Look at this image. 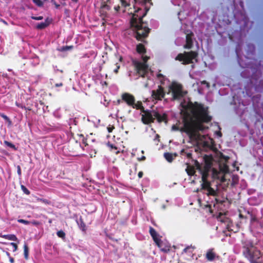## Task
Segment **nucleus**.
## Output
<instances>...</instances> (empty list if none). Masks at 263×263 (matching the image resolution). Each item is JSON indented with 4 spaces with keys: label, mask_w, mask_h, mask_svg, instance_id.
<instances>
[{
    "label": "nucleus",
    "mask_w": 263,
    "mask_h": 263,
    "mask_svg": "<svg viewBox=\"0 0 263 263\" xmlns=\"http://www.w3.org/2000/svg\"><path fill=\"white\" fill-rule=\"evenodd\" d=\"M215 201L216 203H221L222 204L224 201L220 200L219 199H217V198H215Z\"/></svg>",
    "instance_id": "obj_49"
},
{
    "label": "nucleus",
    "mask_w": 263,
    "mask_h": 263,
    "mask_svg": "<svg viewBox=\"0 0 263 263\" xmlns=\"http://www.w3.org/2000/svg\"><path fill=\"white\" fill-rule=\"evenodd\" d=\"M198 53L195 51H184L183 53H179L175 58V60L182 62L183 65L193 64L194 61L197 62Z\"/></svg>",
    "instance_id": "obj_5"
},
{
    "label": "nucleus",
    "mask_w": 263,
    "mask_h": 263,
    "mask_svg": "<svg viewBox=\"0 0 263 263\" xmlns=\"http://www.w3.org/2000/svg\"><path fill=\"white\" fill-rule=\"evenodd\" d=\"M63 83H56L55 84V86L57 87H60V86H63Z\"/></svg>",
    "instance_id": "obj_57"
},
{
    "label": "nucleus",
    "mask_w": 263,
    "mask_h": 263,
    "mask_svg": "<svg viewBox=\"0 0 263 263\" xmlns=\"http://www.w3.org/2000/svg\"><path fill=\"white\" fill-rule=\"evenodd\" d=\"M32 2L38 7H42L43 3L41 0H32Z\"/></svg>",
    "instance_id": "obj_36"
},
{
    "label": "nucleus",
    "mask_w": 263,
    "mask_h": 263,
    "mask_svg": "<svg viewBox=\"0 0 263 263\" xmlns=\"http://www.w3.org/2000/svg\"><path fill=\"white\" fill-rule=\"evenodd\" d=\"M107 144V146L111 149H115L116 150L117 149V147L114 144H112L109 142H108V143Z\"/></svg>",
    "instance_id": "obj_42"
},
{
    "label": "nucleus",
    "mask_w": 263,
    "mask_h": 263,
    "mask_svg": "<svg viewBox=\"0 0 263 263\" xmlns=\"http://www.w3.org/2000/svg\"><path fill=\"white\" fill-rule=\"evenodd\" d=\"M143 173L142 171H140L138 173V176L139 178H141L143 177Z\"/></svg>",
    "instance_id": "obj_54"
},
{
    "label": "nucleus",
    "mask_w": 263,
    "mask_h": 263,
    "mask_svg": "<svg viewBox=\"0 0 263 263\" xmlns=\"http://www.w3.org/2000/svg\"><path fill=\"white\" fill-rule=\"evenodd\" d=\"M201 84H206L208 88L210 87V84L208 82H207L206 81H203L202 82H201Z\"/></svg>",
    "instance_id": "obj_51"
},
{
    "label": "nucleus",
    "mask_w": 263,
    "mask_h": 263,
    "mask_svg": "<svg viewBox=\"0 0 263 263\" xmlns=\"http://www.w3.org/2000/svg\"><path fill=\"white\" fill-rule=\"evenodd\" d=\"M21 188L24 194L26 195H29L30 194V192L29 190L24 185H21Z\"/></svg>",
    "instance_id": "obj_33"
},
{
    "label": "nucleus",
    "mask_w": 263,
    "mask_h": 263,
    "mask_svg": "<svg viewBox=\"0 0 263 263\" xmlns=\"http://www.w3.org/2000/svg\"><path fill=\"white\" fill-rule=\"evenodd\" d=\"M9 261L11 263H14V259L12 257H10L9 258Z\"/></svg>",
    "instance_id": "obj_60"
},
{
    "label": "nucleus",
    "mask_w": 263,
    "mask_h": 263,
    "mask_svg": "<svg viewBox=\"0 0 263 263\" xmlns=\"http://www.w3.org/2000/svg\"><path fill=\"white\" fill-rule=\"evenodd\" d=\"M116 68L114 69V71L115 73H117L118 72L119 69H120V66L118 64V63L116 64Z\"/></svg>",
    "instance_id": "obj_45"
},
{
    "label": "nucleus",
    "mask_w": 263,
    "mask_h": 263,
    "mask_svg": "<svg viewBox=\"0 0 263 263\" xmlns=\"http://www.w3.org/2000/svg\"><path fill=\"white\" fill-rule=\"evenodd\" d=\"M149 233L154 241L160 249L161 251L164 253H168L170 252L171 250L170 245L163 242L159 238V235L153 227H149Z\"/></svg>",
    "instance_id": "obj_6"
},
{
    "label": "nucleus",
    "mask_w": 263,
    "mask_h": 263,
    "mask_svg": "<svg viewBox=\"0 0 263 263\" xmlns=\"http://www.w3.org/2000/svg\"><path fill=\"white\" fill-rule=\"evenodd\" d=\"M194 36V34L192 32L187 33L186 35L185 44L183 46L184 48L190 49L193 47V42L192 37Z\"/></svg>",
    "instance_id": "obj_13"
},
{
    "label": "nucleus",
    "mask_w": 263,
    "mask_h": 263,
    "mask_svg": "<svg viewBox=\"0 0 263 263\" xmlns=\"http://www.w3.org/2000/svg\"><path fill=\"white\" fill-rule=\"evenodd\" d=\"M204 166L201 167L199 162L196 160H194V165L197 170H198L201 174V180H208L209 176V173L213 165V158L212 156L205 155L203 157Z\"/></svg>",
    "instance_id": "obj_4"
},
{
    "label": "nucleus",
    "mask_w": 263,
    "mask_h": 263,
    "mask_svg": "<svg viewBox=\"0 0 263 263\" xmlns=\"http://www.w3.org/2000/svg\"><path fill=\"white\" fill-rule=\"evenodd\" d=\"M186 156L187 157V158L189 159H191L192 158V154L191 153H187L186 154Z\"/></svg>",
    "instance_id": "obj_53"
},
{
    "label": "nucleus",
    "mask_w": 263,
    "mask_h": 263,
    "mask_svg": "<svg viewBox=\"0 0 263 263\" xmlns=\"http://www.w3.org/2000/svg\"><path fill=\"white\" fill-rule=\"evenodd\" d=\"M153 116L155 117V119H156L157 122L159 123L162 122H164L165 123H167V115L165 112L162 114H160L158 111L156 110Z\"/></svg>",
    "instance_id": "obj_12"
},
{
    "label": "nucleus",
    "mask_w": 263,
    "mask_h": 263,
    "mask_svg": "<svg viewBox=\"0 0 263 263\" xmlns=\"http://www.w3.org/2000/svg\"><path fill=\"white\" fill-rule=\"evenodd\" d=\"M187 108L191 114L187 113L184 118L181 132L186 133L191 141H199L205 139V136L201 135L199 132L206 128L203 123H209L212 120V117L209 115L208 108L196 102L189 103Z\"/></svg>",
    "instance_id": "obj_1"
},
{
    "label": "nucleus",
    "mask_w": 263,
    "mask_h": 263,
    "mask_svg": "<svg viewBox=\"0 0 263 263\" xmlns=\"http://www.w3.org/2000/svg\"><path fill=\"white\" fill-rule=\"evenodd\" d=\"M122 100L124 101L128 106H132L136 101L135 97L129 93H123L121 96Z\"/></svg>",
    "instance_id": "obj_11"
},
{
    "label": "nucleus",
    "mask_w": 263,
    "mask_h": 263,
    "mask_svg": "<svg viewBox=\"0 0 263 263\" xmlns=\"http://www.w3.org/2000/svg\"><path fill=\"white\" fill-rule=\"evenodd\" d=\"M132 107L133 108H136V109H140L141 112H143L145 110L141 101H138L137 103H135V102L133 105H132Z\"/></svg>",
    "instance_id": "obj_21"
},
{
    "label": "nucleus",
    "mask_w": 263,
    "mask_h": 263,
    "mask_svg": "<svg viewBox=\"0 0 263 263\" xmlns=\"http://www.w3.org/2000/svg\"><path fill=\"white\" fill-rule=\"evenodd\" d=\"M177 156V154L175 153L174 154H173L172 153H165L164 154V157L165 159L168 162H172L174 157H176Z\"/></svg>",
    "instance_id": "obj_17"
},
{
    "label": "nucleus",
    "mask_w": 263,
    "mask_h": 263,
    "mask_svg": "<svg viewBox=\"0 0 263 263\" xmlns=\"http://www.w3.org/2000/svg\"><path fill=\"white\" fill-rule=\"evenodd\" d=\"M69 12V10L68 9H65L64 10V13L66 15H68Z\"/></svg>",
    "instance_id": "obj_61"
},
{
    "label": "nucleus",
    "mask_w": 263,
    "mask_h": 263,
    "mask_svg": "<svg viewBox=\"0 0 263 263\" xmlns=\"http://www.w3.org/2000/svg\"><path fill=\"white\" fill-rule=\"evenodd\" d=\"M51 3L54 5L57 9L59 8L60 5V4H58L55 0H51Z\"/></svg>",
    "instance_id": "obj_41"
},
{
    "label": "nucleus",
    "mask_w": 263,
    "mask_h": 263,
    "mask_svg": "<svg viewBox=\"0 0 263 263\" xmlns=\"http://www.w3.org/2000/svg\"><path fill=\"white\" fill-rule=\"evenodd\" d=\"M17 173L20 177L22 175L21 168L20 165L17 166Z\"/></svg>",
    "instance_id": "obj_46"
},
{
    "label": "nucleus",
    "mask_w": 263,
    "mask_h": 263,
    "mask_svg": "<svg viewBox=\"0 0 263 263\" xmlns=\"http://www.w3.org/2000/svg\"><path fill=\"white\" fill-rule=\"evenodd\" d=\"M181 128H179L177 125H173L172 126V129L173 130H174V131H178V130H179L181 132Z\"/></svg>",
    "instance_id": "obj_39"
},
{
    "label": "nucleus",
    "mask_w": 263,
    "mask_h": 263,
    "mask_svg": "<svg viewBox=\"0 0 263 263\" xmlns=\"http://www.w3.org/2000/svg\"><path fill=\"white\" fill-rule=\"evenodd\" d=\"M156 77L161 84L160 85L165 84V82L166 80V78L164 75L160 73H158Z\"/></svg>",
    "instance_id": "obj_26"
},
{
    "label": "nucleus",
    "mask_w": 263,
    "mask_h": 263,
    "mask_svg": "<svg viewBox=\"0 0 263 263\" xmlns=\"http://www.w3.org/2000/svg\"><path fill=\"white\" fill-rule=\"evenodd\" d=\"M160 136L158 134H156L155 138L154 139V141L156 142V144L158 145V143L160 142Z\"/></svg>",
    "instance_id": "obj_38"
},
{
    "label": "nucleus",
    "mask_w": 263,
    "mask_h": 263,
    "mask_svg": "<svg viewBox=\"0 0 263 263\" xmlns=\"http://www.w3.org/2000/svg\"><path fill=\"white\" fill-rule=\"evenodd\" d=\"M133 65L137 74L141 77L145 78L148 73V66L146 63H142L136 60L132 61Z\"/></svg>",
    "instance_id": "obj_7"
},
{
    "label": "nucleus",
    "mask_w": 263,
    "mask_h": 263,
    "mask_svg": "<svg viewBox=\"0 0 263 263\" xmlns=\"http://www.w3.org/2000/svg\"><path fill=\"white\" fill-rule=\"evenodd\" d=\"M57 235L59 237L63 239L65 238V233L62 230H60L58 231L57 233Z\"/></svg>",
    "instance_id": "obj_31"
},
{
    "label": "nucleus",
    "mask_w": 263,
    "mask_h": 263,
    "mask_svg": "<svg viewBox=\"0 0 263 263\" xmlns=\"http://www.w3.org/2000/svg\"><path fill=\"white\" fill-rule=\"evenodd\" d=\"M206 191H207L206 194L208 196H213L216 197L218 196V193L217 190H215L211 186L209 187V189H208Z\"/></svg>",
    "instance_id": "obj_20"
},
{
    "label": "nucleus",
    "mask_w": 263,
    "mask_h": 263,
    "mask_svg": "<svg viewBox=\"0 0 263 263\" xmlns=\"http://www.w3.org/2000/svg\"><path fill=\"white\" fill-rule=\"evenodd\" d=\"M17 221L19 223H23V224H25L26 225H28V224H29L30 223V221H29L28 220H26L22 219H18Z\"/></svg>",
    "instance_id": "obj_37"
},
{
    "label": "nucleus",
    "mask_w": 263,
    "mask_h": 263,
    "mask_svg": "<svg viewBox=\"0 0 263 263\" xmlns=\"http://www.w3.org/2000/svg\"><path fill=\"white\" fill-rule=\"evenodd\" d=\"M6 255H7L9 258L10 257H11V256H10V253H9V252H8L6 251Z\"/></svg>",
    "instance_id": "obj_63"
},
{
    "label": "nucleus",
    "mask_w": 263,
    "mask_h": 263,
    "mask_svg": "<svg viewBox=\"0 0 263 263\" xmlns=\"http://www.w3.org/2000/svg\"><path fill=\"white\" fill-rule=\"evenodd\" d=\"M10 245L11 246H12L13 248H14V249L13 250V252H15L17 250V244L14 243V242H11Z\"/></svg>",
    "instance_id": "obj_44"
},
{
    "label": "nucleus",
    "mask_w": 263,
    "mask_h": 263,
    "mask_svg": "<svg viewBox=\"0 0 263 263\" xmlns=\"http://www.w3.org/2000/svg\"><path fill=\"white\" fill-rule=\"evenodd\" d=\"M4 143L6 146H7L14 150H16V148L15 146L13 143L8 141H6V140L4 141Z\"/></svg>",
    "instance_id": "obj_30"
},
{
    "label": "nucleus",
    "mask_w": 263,
    "mask_h": 263,
    "mask_svg": "<svg viewBox=\"0 0 263 263\" xmlns=\"http://www.w3.org/2000/svg\"><path fill=\"white\" fill-rule=\"evenodd\" d=\"M216 256V253L214 252V249H210L208 250L206 255L205 258L209 261H213Z\"/></svg>",
    "instance_id": "obj_15"
},
{
    "label": "nucleus",
    "mask_w": 263,
    "mask_h": 263,
    "mask_svg": "<svg viewBox=\"0 0 263 263\" xmlns=\"http://www.w3.org/2000/svg\"><path fill=\"white\" fill-rule=\"evenodd\" d=\"M31 18L34 20H42L43 19V16H31Z\"/></svg>",
    "instance_id": "obj_43"
},
{
    "label": "nucleus",
    "mask_w": 263,
    "mask_h": 263,
    "mask_svg": "<svg viewBox=\"0 0 263 263\" xmlns=\"http://www.w3.org/2000/svg\"><path fill=\"white\" fill-rule=\"evenodd\" d=\"M37 200L45 204L50 205L51 204V202L47 199L39 198Z\"/></svg>",
    "instance_id": "obj_32"
},
{
    "label": "nucleus",
    "mask_w": 263,
    "mask_h": 263,
    "mask_svg": "<svg viewBox=\"0 0 263 263\" xmlns=\"http://www.w3.org/2000/svg\"><path fill=\"white\" fill-rule=\"evenodd\" d=\"M32 224L35 226H38L40 224V222L37 221H33L32 222Z\"/></svg>",
    "instance_id": "obj_56"
},
{
    "label": "nucleus",
    "mask_w": 263,
    "mask_h": 263,
    "mask_svg": "<svg viewBox=\"0 0 263 263\" xmlns=\"http://www.w3.org/2000/svg\"><path fill=\"white\" fill-rule=\"evenodd\" d=\"M0 116L2 118H3L5 121L8 122L9 123V124H11V121L10 120V118L8 116H7L6 115H5L4 114H1Z\"/></svg>",
    "instance_id": "obj_34"
},
{
    "label": "nucleus",
    "mask_w": 263,
    "mask_h": 263,
    "mask_svg": "<svg viewBox=\"0 0 263 263\" xmlns=\"http://www.w3.org/2000/svg\"><path fill=\"white\" fill-rule=\"evenodd\" d=\"M82 142L83 144H85V146L88 145V143H87V139L83 138V139L82 140Z\"/></svg>",
    "instance_id": "obj_55"
},
{
    "label": "nucleus",
    "mask_w": 263,
    "mask_h": 263,
    "mask_svg": "<svg viewBox=\"0 0 263 263\" xmlns=\"http://www.w3.org/2000/svg\"><path fill=\"white\" fill-rule=\"evenodd\" d=\"M77 222L78 224L79 225L80 229L83 232H85L86 231V224L84 223L82 217H80L79 220L77 221Z\"/></svg>",
    "instance_id": "obj_18"
},
{
    "label": "nucleus",
    "mask_w": 263,
    "mask_h": 263,
    "mask_svg": "<svg viewBox=\"0 0 263 263\" xmlns=\"http://www.w3.org/2000/svg\"><path fill=\"white\" fill-rule=\"evenodd\" d=\"M15 105L18 107H20V108H23V109H24L25 108V106H24L23 104H21V103H17V102H16L15 103Z\"/></svg>",
    "instance_id": "obj_48"
},
{
    "label": "nucleus",
    "mask_w": 263,
    "mask_h": 263,
    "mask_svg": "<svg viewBox=\"0 0 263 263\" xmlns=\"http://www.w3.org/2000/svg\"><path fill=\"white\" fill-rule=\"evenodd\" d=\"M218 221L221 222L226 223L229 221V218H227L224 214L221 213H219V215L217 217Z\"/></svg>",
    "instance_id": "obj_25"
},
{
    "label": "nucleus",
    "mask_w": 263,
    "mask_h": 263,
    "mask_svg": "<svg viewBox=\"0 0 263 263\" xmlns=\"http://www.w3.org/2000/svg\"><path fill=\"white\" fill-rule=\"evenodd\" d=\"M73 48V46L72 45H71V46H62L60 49L59 50L60 51H67V50H71Z\"/></svg>",
    "instance_id": "obj_29"
},
{
    "label": "nucleus",
    "mask_w": 263,
    "mask_h": 263,
    "mask_svg": "<svg viewBox=\"0 0 263 263\" xmlns=\"http://www.w3.org/2000/svg\"><path fill=\"white\" fill-rule=\"evenodd\" d=\"M242 253L250 263H262L260 251L250 241L242 242Z\"/></svg>",
    "instance_id": "obj_3"
},
{
    "label": "nucleus",
    "mask_w": 263,
    "mask_h": 263,
    "mask_svg": "<svg viewBox=\"0 0 263 263\" xmlns=\"http://www.w3.org/2000/svg\"><path fill=\"white\" fill-rule=\"evenodd\" d=\"M186 171L187 174L190 176H193L195 173V168L193 166L188 165L186 168Z\"/></svg>",
    "instance_id": "obj_27"
},
{
    "label": "nucleus",
    "mask_w": 263,
    "mask_h": 263,
    "mask_svg": "<svg viewBox=\"0 0 263 263\" xmlns=\"http://www.w3.org/2000/svg\"><path fill=\"white\" fill-rule=\"evenodd\" d=\"M24 254L25 258L28 259L29 256V248L27 244L24 245Z\"/></svg>",
    "instance_id": "obj_28"
},
{
    "label": "nucleus",
    "mask_w": 263,
    "mask_h": 263,
    "mask_svg": "<svg viewBox=\"0 0 263 263\" xmlns=\"http://www.w3.org/2000/svg\"><path fill=\"white\" fill-rule=\"evenodd\" d=\"M155 111V110H145L142 112L143 114L142 115L141 120L144 124L148 125L154 122L155 117L153 115Z\"/></svg>",
    "instance_id": "obj_9"
},
{
    "label": "nucleus",
    "mask_w": 263,
    "mask_h": 263,
    "mask_svg": "<svg viewBox=\"0 0 263 263\" xmlns=\"http://www.w3.org/2000/svg\"><path fill=\"white\" fill-rule=\"evenodd\" d=\"M115 129V127L114 126H108L107 128V131L108 133H111L113 130V129Z\"/></svg>",
    "instance_id": "obj_47"
},
{
    "label": "nucleus",
    "mask_w": 263,
    "mask_h": 263,
    "mask_svg": "<svg viewBox=\"0 0 263 263\" xmlns=\"http://www.w3.org/2000/svg\"><path fill=\"white\" fill-rule=\"evenodd\" d=\"M121 3H122V4L125 6H127V4L126 2V1L125 0H120Z\"/></svg>",
    "instance_id": "obj_59"
},
{
    "label": "nucleus",
    "mask_w": 263,
    "mask_h": 263,
    "mask_svg": "<svg viewBox=\"0 0 263 263\" xmlns=\"http://www.w3.org/2000/svg\"><path fill=\"white\" fill-rule=\"evenodd\" d=\"M216 134H217V135H218L219 137H222V133L220 131H218V132H216Z\"/></svg>",
    "instance_id": "obj_58"
},
{
    "label": "nucleus",
    "mask_w": 263,
    "mask_h": 263,
    "mask_svg": "<svg viewBox=\"0 0 263 263\" xmlns=\"http://www.w3.org/2000/svg\"><path fill=\"white\" fill-rule=\"evenodd\" d=\"M195 247H192V246H187L186 247V248H185L183 250V252H182V254L183 253H186L189 256L191 255L192 254H193V252L195 249Z\"/></svg>",
    "instance_id": "obj_23"
},
{
    "label": "nucleus",
    "mask_w": 263,
    "mask_h": 263,
    "mask_svg": "<svg viewBox=\"0 0 263 263\" xmlns=\"http://www.w3.org/2000/svg\"><path fill=\"white\" fill-rule=\"evenodd\" d=\"M211 186V184L208 180H202L201 188L200 190H206Z\"/></svg>",
    "instance_id": "obj_22"
},
{
    "label": "nucleus",
    "mask_w": 263,
    "mask_h": 263,
    "mask_svg": "<svg viewBox=\"0 0 263 263\" xmlns=\"http://www.w3.org/2000/svg\"><path fill=\"white\" fill-rule=\"evenodd\" d=\"M136 4L134 6L136 9L133 14L130 23L133 30L135 32L134 36L138 40L146 42L144 39L148 36L150 29L147 27V23L142 20L149 10V8L145 7L146 0H134Z\"/></svg>",
    "instance_id": "obj_2"
},
{
    "label": "nucleus",
    "mask_w": 263,
    "mask_h": 263,
    "mask_svg": "<svg viewBox=\"0 0 263 263\" xmlns=\"http://www.w3.org/2000/svg\"><path fill=\"white\" fill-rule=\"evenodd\" d=\"M151 96L155 100H162L165 96L164 88L161 85H159L157 89L152 91Z\"/></svg>",
    "instance_id": "obj_10"
},
{
    "label": "nucleus",
    "mask_w": 263,
    "mask_h": 263,
    "mask_svg": "<svg viewBox=\"0 0 263 263\" xmlns=\"http://www.w3.org/2000/svg\"><path fill=\"white\" fill-rule=\"evenodd\" d=\"M220 170L226 173L229 171V167L227 165H224L222 168H220Z\"/></svg>",
    "instance_id": "obj_40"
},
{
    "label": "nucleus",
    "mask_w": 263,
    "mask_h": 263,
    "mask_svg": "<svg viewBox=\"0 0 263 263\" xmlns=\"http://www.w3.org/2000/svg\"><path fill=\"white\" fill-rule=\"evenodd\" d=\"M173 95V98L174 100L180 99L183 97L185 93L182 90V86L180 84L177 83H173L170 87Z\"/></svg>",
    "instance_id": "obj_8"
},
{
    "label": "nucleus",
    "mask_w": 263,
    "mask_h": 263,
    "mask_svg": "<svg viewBox=\"0 0 263 263\" xmlns=\"http://www.w3.org/2000/svg\"><path fill=\"white\" fill-rule=\"evenodd\" d=\"M24 109L25 110H31V108H30V107H26L25 106V108Z\"/></svg>",
    "instance_id": "obj_64"
},
{
    "label": "nucleus",
    "mask_w": 263,
    "mask_h": 263,
    "mask_svg": "<svg viewBox=\"0 0 263 263\" xmlns=\"http://www.w3.org/2000/svg\"><path fill=\"white\" fill-rule=\"evenodd\" d=\"M1 237L9 240L18 241L17 237L14 234L3 235Z\"/></svg>",
    "instance_id": "obj_24"
},
{
    "label": "nucleus",
    "mask_w": 263,
    "mask_h": 263,
    "mask_svg": "<svg viewBox=\"0 0 263 263\" xmlns=\"http://www.w3.org/2000/svg\"><path fill=\"white\" fill-rule=\"evenodd\" d=\"M227 228L229 231H234V230L231 228L230 224H227Z\"/></svg>",
    "instance_id": "obj_52"
},
{
    "label": "nucleus",
    "mask_w": 263,
    "mask_h": 263,
    "mask_svg": "<svg viewBox=\"0 0 263 263\" xmlns=\"http://www.w3.org/2000/svg\"><path fill=\"white\" fill-rule=\"evenodd\" d=\"M136 51L139 54H144L146 50L145 46L142 44H138L136 46Z\"/></svg>",
    "instance_id": "obj_19"
},
{
    "label": "nucleus",
    "mask_w": 263,
    "mask_h": 263,
    "mask_svg": "<svg viewBox=\"0 0 263 263\" xmlns=\"http://www.w3.org/2000/svg\"><path fill=\"white\" fill-rule=\"evenodd\" d=\"M213 174H216L218 173V172H217V171L216 169L213 168Z\"/></svg>",
    "instance_id": "obj_62"
},
{
    "label": "nucleus",
    "mask_w": 263,
    "mask_h": 263,
    "mask_svg": "<svg viewBox=\"0 0 263 263\" xmlns=\"http://www.w3.org/2000/svg\"><path fill=\"white\" fill-rule=\"evenodd\" d=\"M52 20L47 18L44 22L39 23L36 28L37 29L42 30L48 27L51 23Z\"/></svg>",
    "instance_id": "obj_14"
},
{
    "label": "nucleus",
    "mask_w": 263,
    "mask_h": 263,
    "mask_svg": "<svg viewBox=\"0 0 263 263\" xmlns=\"http://www.w3.org/2000/svg\"><path fill=\"white\" fill-rule=\"evenodd\" d=\"M148 59H149V58L147 56L143 57V63H146L147 62V60H148Z\"/></svg>",
    "instance_id": "obj_50"
},
{
    "label": "nucleus",
    "mask_w": 263,
    "mask_h": 263,
    "mask_svg": "<svg viewBox=\"0 0 263 263\" xmlns=\"http://www.w3.org/2000/svg\"><path fill=\"white\" fill-rule=\"evenodd\" d=\"M111 0H106V2H103L101 4V8L103 10H109L111 9Z\"/></svg>",
    "instance_id": "obj_16"
},
{
    "label": "nucleus",
    "mask_w": 263,
    "mask_h": 263,
    "mask_svg": "<svg viewBox=\"0 0 263 263\" xmlns=\"http://www.w3.org/2000/svg\"><path fill=\"white\" fill-rule=\"evenodd\" d=\"M248 214L250 215V219H251V222H254L257 221V219L255 215L253 214L252 213H250V212H248Z\"/></svg>",
    "instance_id": "obj_35"
}]
</instances>
